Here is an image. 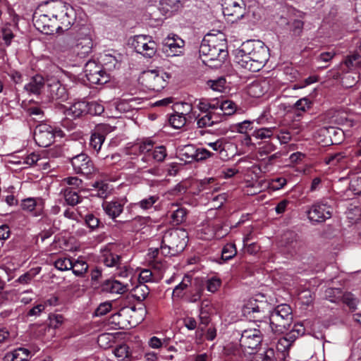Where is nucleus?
<instances>
[{
  "mask_svg": "<svg viewBox=\"0 0 361 361\" xmlns=\"http://www.w3.org/2000/svg\"><path fill=\"white\" fill-rule=\"evenodd\" d=\"M269 57V48L260 40H247L235 51V62L251 72L261 70Z\"/></svg>",
  "mask_w": 361,
  "mask_h": 361,
  "instance_id": "obj_1",
  "label": "nucleus"
},
{
  "mask_svg": "<svg viewBox=\"0 0 361 361\" xmlns=\"http://www.w3.org/2000/svg\"><path fill=\"white\" fill-rule=\"evenodd\" d=\"M200 58L203 63L210 67H219L228 56L223 46H218L214 40L204 38L199 49Z\"/></svg>",
  "mask_w": 361,
  "mask_h": 361,
  "instance_id": "obj_2",
  "label": "nucleus"
},
{
  "mask_svg": "<svg viewBox=\"0 0 361 361\" xmlns=\"http://www.w3.org/2000/svg\"><path fill=\"white\" fill-rule=\"evenodd\" d=\"M187 241L183 231L167 230L163 235L161 242V253L164 256H174L185 249Z\"/></svg>",
  "mask_w": 361,
  "mask_h": 361,
  "instance_id": "obj_3",
  "label": "nucleus"
},
{
  "mask_svg": "<svg viewBox=\"0 0 361 361\" xmlns=\"http://www.w3.org/2000/svg\"><path fill=\"white\" fill-rule=\"evenodd\" d=\"M293 321L291 308L286 304L279 305L271 312L269 325L274 333L283 334L288 330Z\"/></svg>",
  "mask_w": 361,
  "mask_h": 361,
  "instance_id": "obj_4",
  "label": "nucleus"
},
{
  "mask_svg": "<svg viewBox=\"0 0 361 361\" xmlns=\"http://www.w3.org/2000/svg\"><path fill=\"white\" fill-rule=\"evenodd\" d=\"M165 78H169L166 73L156 70H149L142 73L141 83L148 90L159 92L167 85Z\"/></svg>",
  "mask_w": 361,
  "mask_h": 361,
  "instance_id": "obj_5",
  "label": "nucleus"
},
{
  "mask_svg": "<svg viewBox=\"0 0 361 361\" xmlns=\"http://www.w3.org/2000/svg\"><path fill=\"white\" fill-rule=\"evenodd\" d=\"M135 51L147 58H152L157 52V43L152 37L145 35H135L131 43Z\"/></svg>",
  "mask_w": 361,
  "mask_h": 361,
  "instance_id": "obj_6",
  "label": "nucleus"
},
{
  "mask_svg": "<svg viewBox=\"0 0 361 361\" xmlns=\"http://www.w3.org/2000/svg\"><path fill=\"white\" fill-rule=\"evenodd\" d=\"M222 10L227 20L231 23L242 19L246 13L243 0H223Z\"/></svg>",
  "mask_w": 361,
  "mask_h": 361,
  "instance_id": "obj_7",
  "label": "nucleus"
},
{
  "mask_svg": "<svg viewBox=\"0 0 361 361\" xmlns=\"http://www.w3.org/2000/svg\"><path fill=\"white\" fill-rule=\"evenodd\" d=\"M263 339V335L259 329L253 328L245 329L242 331L240 338V345L245 350H247L248 354H254L260 345Z\"/></svg>",
  "mask_w": 361,
  "mask_h": 361,
  "instance_id": "obj_8",
  "label": "nucleus"
},
{
  "mask_svg": "<svg viewBox=\"0 0 361 361\" xmlns=\"http://www.w3.org/2000/svg\"><path fill=\"white\" fill-rule=\"evenodd\" d=\"M267 306L265 302L251 298L243 305L242 312L247 319L255 322H262Z\"/></svg>",
  "mask_w": 361,
  "mask_h": 361,
  "instance_id": "obj_9",
  "label": "nucleus"
},
{
  "mask_svg": "<svg viewBox=\"0 0 361 361\" xmlns=\"http://www.w3.org/2000/svg\"><path fill=\"white\" fill-rule=\"evenodd\" d=\"M54 128L47 123H41L38 125L34 131V139L35 142L42 147L49 146L54 141L56 133Z\"/></svg>",
  "mask_w": 361,
  "mask_h": 361,
  "instance_id": "obj_10",
  "label": "nucleus"
},
{
  "mask_svg": "<svg viewBox=\"0 0 361 361\" xmlns=\"http://www.w3.org/2000/svg\"><path fill=\"white\" fill-rule=\"evenodd\" d=\"M73 169L77 174L88 176L94 171L91 159L85 153H80L70 159Z\"/></svg>",
  "mask_w": 361,
  "mask_h": 361,
  "instance_id": "obj_11",
  "label": "nucleus"
},
{
  "mask_svg": "<svg viewBox=\"0 0 361 361\" xmlns=\"http://www.w3.org/2000/svg\"><path fill=\"white\" fill-rule=\"evenodd\" d=\"M333 209L326 202H317L309 209V219L315 223L324 222L331 218Z\"/></svg>",
  "mask_w": 361,
  "mask_h": 361,
  "instance_id": "obj_12",
  "label": "nucleus"
},
{
  "mask_svg": "<svg viewBox=\"0 0 361 361\" xmlns=\"http://www.w3.org/2000/svg\"><path fill=\"white\" fill-rule=\"evenodd\" d=\"M54 17L57 19V28L59 33L69 30L71 25L74 23L75 19L73 8L71 7H66L64 5L61 6L60 10L57 13L54 14Z\"/></svg>",
  "mask_w": 361,
  "mask_h": 361,
  "instance_id": "obj_13",
  "label": "nucleus"
},
{
  "mask_svg": "<svg viewBox=\"0 0 361 361\" xmlns=\"http://www.w3.org/2000/svg\"><path fill=\"white\" fill-rule=\"evenodd\" d=\"M20 206L23 210L30 212L32 216H41L40 221H48L44 214V202L42 199L28 197L22 200Z\"/></svg>",
  "mask_w": 361,
  "mask_h": 361,
  "instance_id": "obj_14",
  "label": "nucleus"
},
{
  "mask_svg": "<svg viewBox=\"0 0 361 361\" xmlns=\"http://www.w3.org/2000/svg\"><path fill=\"white\" fill-rule=\"evenodd\" d=\"M111 126L108 124L100 123L96 126L90 136V147L98 153L102 148L106 135L111 132Z\"/></svg>",
  "mask_w": 361,
  "mask_h": 361,
  "instance_id": "obj_15",
  "label": "nucleus"
},
{
  "mask_svg": "<svg viewBox=\"0 0 361 361\" xmlns=\"http://www.w3.org/2000/svg\"><path fill=\"white\" fill-rule=\"evenodd\" d=\"M57 25V19L55 18L54 14H52L51 17L47 14H42L35 18L34 20L36 29L45 35L59 33Z\"/></svg>",
  "mask_w": 361,
  "mask_h": 361,
  "instance_id": "obj_16",
  "label": "nucleus"
},
{
  "mask_svg": "<svg viewBox=\"0 0 361 361\" xmlns=\"http://www.w3.org/2000/svg\"><path fill=\"white\" fill-rule=\"evenodd\" d=\"M184 44V41L178 36H169L164 39L162 49L167 56H178L183 52Z\"/></svg>",
  "mask_w": 361,
  "mask_h": 361,
  "instance_id": "obj_17",
  "label": "nucleus"
},
{
  "mask_svg": "<svg viewBox=\"0 0 361 361\" xmlns=\"http://www.w3.org/2000/svg\"><path fill=\"white\" fill-rule=\"evenodd\" d=\"M296 338L297 336L295 334L294 331H293L286 334L284 336L278 340L276 343V350L280 359L283 361L287 360V357H289L288 350Z\"/></svg>",
  "mask_w": 361,
  "mask_h": 361,
  "instance_id": "obj_18",
  "label": "nucleus"
},
{
  "mask_svg": "<svg viewBox=\"0 0 361 361\" xmlns=\"http://www.w3.org/2000/svg\"><path fill=\"white\" fill-rule=\"evenodd\" d=\"M282 245L290 255L298 253L302 247L303 243L293 232H286L282 239Z\"/></svg>",
  "mask_w": 361,
  "mask_h": 361,
  "instance_id": "obj_19",
  "label": "nucleus"
},
{
  "mask_svg": "<svg viewBox=\"0 0 361 361\" xmlns=\"http://www.w3.org/2000/svg\"><path fill=\"white\" fill-rule=\"evenodd\" d=\"M49 97L54 100L65 101L68 99V91L66 87L58 80L48 84Z\"/></svg>",
  "mask_w": 361,
  "mask_h": 361,
  "instance_id": "obj_20",
  "label": "nucleus"
},
{
  "mask_svg": "<svg viewBox=\"0 0 361 361\" xmlns=\"http://www.w3.org/2000/svg\"><path fill=\"white\" fill-rule=\"evenodd\" d=\"M191 114L197 121V127L200 128L212 126L221 121L220 113L211 112L201 117L200 114L196 115L195 113L191 112Z\"/></svg>",
  "mask_w": 361,
  "mask_h": 361,
  "instance_id": "obj_21",
  "label": "nucleus"
},
{
  "mask_svg": "<svg viewBox=\"0 0 361 361\" xmlns=\"http://www.w3.org/2000/svg\"><path fill=\"white\" fill-rule=\"evenodd\" d=\"M101 290L104 293L123 294L128 291V286L117 280L108 279L102 283Z\"/></svg>",
  "mask_w": 361,
  "mask_h": 361,
  "instance_id": "obj_22",
  "label": "nucleus"
},
{
  "mask_svg": "<svg viewBox=\"0 0 361 361\" xmlns=\"http://www.w3.org/2000/svg\"><path fill=\"white\" fill-rule=\"evenodd\" d=\"M87 101L80 100L74 102L69 108L66 109L65 114L73 118L82 117L87 114Z\"/></svg>",
  "mask_w": 361,
  "mask_h": 361,
  "instance_id": "obj_23",
  "label": "nucleus"
},
{
  "mask_svg": "<svg viewBox=\"0 0 361 361\" xmlns=\"http://www.w3.org/2000/svg\"><path fill=\"white\" fill-rule=\"evenodd\" d=\"M92 188L90 189V191L92 197L104 199L111 193V188L110 185L106 181H96L92 185Z\"/></svg>",
  "mask_w": 361,
  "mask_h": 361,
  "instance_id": "obj_24",
  "label": "nucleus"
},
{
  "mask_svg": "<svg viewBox=\"0 0 361 361\" xmlns=\"http://www.w3.org/2000/svg\"><path fill=\"white\" fill-rule=\"evenodd\" d=\"M183 106L185 108V113H176L171 115L169 117V122L170 125L176 128L180 129L183 127L186 123V118L185 117V114H187V112L190 113L192 111V106L188 103H183Z\"/></svg>",
  "mask_w": 361,
  "mask_h": 361,
  "instance_id": "obj_25",
  "label": "nucleus"
},
{
  "mask_svg": "<svg viewBox=\"0 0 361 361\" xmlns=\"http://www.w3.org/2000/svg\"><path fill=\"white\" fill-rule=\"evenodd\" d=\"M123 203L118 200H112L111 202H104L102 207L105 213L111 219L118 217L123 210Z\"/></svg>",
  "mask_w": 361,
  "mask_h": 361,
  "instance_id": "obj_26",
  "label": "nucleus"
},
{
  "mask_svg": "<svg viewBox=\"0 0 361 361\" xmlns=\"http://www.w3.org/2000/svg\"><path fill=\"white\" fill-rule=\"evenodd\" d=\"M30 351L25 348H18L7 353L4 357V361H28Z\"/></svg>",
  "mask_w": 361,
  "mask_h": 361,
  "instance_id": "obj_27",
  "label": "nucleus"
},
{
  "mask_svg": "<svg viewBox=\"0 0 361 361\" xmlns=\"http://www.w3.org/2000/svg\"><path fill=\"white\" fill-rule=\"evenodd\" d=\"M92 41L90 38H84L78 42L73 51L80 59L87 57L92 51Z\"/></svg>",
  "mask_w": 361,
  "mask_h": 361,
  "instance_id": "obj_28",
  "label": "nucleus"
},
{
  "mask_svg": "<svg viewBox=\"0 0 361 361\" xmlns=\"http://www.w3.org/2000/svg\"><path fill=\"white\" fill-rule=\"evenodd\" d=\"M44 85V78L39 75H36L30 78V82L25 85L24 89L29 93L39 94Z\"/></svg>",
  "mask_w": 361,
  "mask_h": 361,
  "instance_id": "obj_29",
  "label": "nucleus"
},
{
  "mask_svg": "<svg viewBox=\"0 0 361 361\" xmlns=\"http://www.w3.org/2000/svg\"><path fill=\"white\" fill-rule=\"evenodd\" d=\"M197 148L193 145L181 146L178 149V157L185 162L195 161Z\"/></svg>",
  "mask_w": 361,
  "mask_h": 361,
  "instance_id": "obj_30",
  "label": "nucleus"
},
{
  "mask_svg": "<svg viewBox=\"0 0 361 361\" xmlns=\"http://www.w3.org/2000/svg\"><path fill=\"white\" fill-rule=\"evenodd\" d=\"M172 208L176 207L175 209L171 211V219L173 224L180 225L185 222L187 219L188 211L186 208L180 207L178 205L172 204Z\"/></svg>",
  "mask_w": 361,
  "mask_h": 361,
  "instance_id": "obj_31",
  "label": "nucleus"
},
{
  "mask_svg": "<svg viewBox=\"0 0 361 361\" xmlns=\"http://www.w3.org/2000/svg\"><path fill=\"white\" fill-rule=\"evenodd\" d=\"M161 10H163L166 13H172L177 11L183 6L182 0H161L160 1Z\"/></svg>",
  "mask_w": 361,
  "mask_h": 361,
  "instance_id": "obj_32",
  "label": "nucleus"
},
{
  "mask_svg": "<svg viewBox=\"0 0 361 361\" xmlns=\"http://www.w3.org/2000/svg\"><path fill=\"white\" fill-rule=\"evenodd\" d=\"M276 130L275 126L256 128L252 133V136L257 140L270 138Z\"/></svg>",
  "mask_w": 361,
  "mask_h": 361,
  "instance_id": "obj_33",
  "label": "nucleus"
},
{
  "mask_svg": "<svg viewBox=\"0 0 361 361\" xmlns=\"http://www.w3.org/2000/svg\"><path fill=\"white\" fill-rule=\"evenodd\" d=\"M267 90L265 82H254L248 87V92L253 97H260Z\"/></svg>",
  "mask_w": 361,
  "mask_h": 361,
  "instance_id": "obj_34",
  "label": "nucleus"
},
{
  "mask_svg": "<svg viewBox=\"0 0 361 361\" xmlns=\"http://www.w3.org/2000/svg\"><path fill=\"white\" fill-rule=\"evenodd\" d=\"M149 288L142 283L137 285L133 289L132 295L137 301H143L149 295Z\"/></svg>",
  "mask_w": 361,
  "mask_h": 361,
  "instance_id": "obj_35",
  "label": "nucleus"
},
{
  "mask_svg": "<svg viewBox=\"0 0 361 361\" xmlns=\"http://www.w3.org/2000/svg\"><path fill=\"white\" fill-rule=\"evenodd\" d=\"M236 111V105L235 104L230 100H224L221 101V111H218L217 113H220L219 118H221L225 116H231L235 113Z\"/></svg>",
  "mask_w": 361,
  "mask_h": 361,
  "instance_id": "obj_36",
  "label": "nucleus"
},
{
  "mask_svg": "<svg viewBox=\"0 0 361 361\" xmlns=\"http://www.w3.org/2000/svg\"><path fill=\"white\" fill-rule=\"evenodd\" d=\"M40 271L41 267L31 269L26 273L20 276L18 279L16 280L15 283H18L20 284H28L40 272Z\"/></svg>",
  "mask_w": 361,
  "mask_h": 361,
  "instance_id": "obj_37",
  "label": "nucleus"
},
{
  "mask_svg": "<svg viewBox=\"0 0 361 361\" xmlns=\"http://www.w3.org/2000/svg\"><path fill=\"white\" fill-rule=\"evenodd\" d=\"M104 263L109 267L119 268L122 264L121 257L116 254L108 252L104 255Z\"/></svg>",
  "mask_w": 361,
  "mask_h": 361,
  "instance_id": "obj_38",
  "label": "nucleus"
},
{
  "mask_svg": "<svg viewBox=\"0 0 361 361\" xmlns=\"http://www.w3.org/2000/svg\"><path fill=\"white\" fill-rule=\"evenodd\" d=\"M191 285V277L185 276L183 280L174 288L173 296L180 298L183 295V290H186Z\"/></svg>",
  "mask_w": 361,
  "mask_h": 361,
  "instance_id": "obj_39",
  "label": "nucleus"
},
{
  "mask_svg": "<svg viewBox=\"0 0 361 361\" xmlns=\"http://www.w3.org/2000/svg\"><path fill=\"white\" fill-rule=\"evenodd\" d=\"M88 265L85 261L82 259H78L73 262V267H71L73 273L76 276H82L87 271Z\"/></svg>",
  "mask_w": 361,
  "mask_h": 361,
  "instance_id": "obj_40",
  "label": "nucleus"
},
{
  "mask_svg": "<svg viewBox=\"0 0 361 361\" xmlns=\"http://www.w3.org/2000/svg\"><path fill=\"white\" fill-rule=\"evenodd\" d=\"M63 196L66 203L71 206H75L80 202V197L78 192L71 188L65 189Z\"/></svg>",
  "mask_w": 361,
  "mask_h": 361,
  "instance_id": "obj_41",
  "label": "nucleus"
},
{
  "mask_svg": "<svg viewBox=\"0 0 361 361\" xmlns=\"http://www.w3.org/2000/svg\"><path fill=\"white\" fill-rule=\"evenodd\" d=\"M87 80L93 85H102L109 81V75L106 72L99 73L86 75Z\"/></svg>",
  "mask_w": 361,
  "mask_h": 361,
  "instance_id": "obj_42",
  "label": "nucleus"
},
{
  "mask_svg": "<svg viewBox=\"0 0 361 361\" xmlns=\"http://www.w3.org/2000/svg\"><path fill=\"white\" fill-rule=\"evenodd\" d=\"M237 254V250L234 243L226 244L221 251V259L228 261L234 257Z\"/></svg>",
  "mask_w": 361,
  "mask_h": 361,
  "instance_id": "obj_43",
  "label": "nucleus"
},
{
  "mask_svg": "<svg viewBox=\"0 0 361 361\" xmlns=\"http://www.w3.org/2000/svg\"><path fill=\"white\" fill-rule=\"evenodd\" d=\"M159 200V197L157 195H151L145 198L140 202L133 204V207H140L144 210L149 209Z\"/></svg>",
  "mask_w": 361,
  "mask_h": 361,
  "instance_id": "obj_44",
  "label": "nucleus"
},
{
  "mask_svg": "<svg viewBox=\"0 0 361 361\" xmlns=\"http://www.w3.org/2000/svg\"><path fill=\"white\" fill-rule=\"evenodd\" d=\"M87 114H90L92 116L101 115L104 111V106L96 101L87 102Z\"/></svg>",
  "mask_w": 361,
  "mask_h": 361,
  "instance_id": "obj_45",
  "label": "nucleus"
},
{
  "mask_svg": "<svg viewBox=\"0 0 361 361\" xmlns=\"http://www.w3.org/2000/svg\"><path fill=\"white\" fill-rule=\"evenodd\" d=\"M342 301L352 311L356 310L357 305L359 302L358 299L353 293L348 292L345 293L342 295Z\"/></svg>",
  "mask_w": 361,
  "mask_h": 361,
  "instance_id": "obj_46",
  "label": "nucleus"
},
{
  "mask_svg": "<svg viewBox=\"0 0 361 361\" xmlns=\"http://www.w3.org/2000/svg\"><path fill=\"white\" fill-rule=\"evenodd\" d=\"M102 62L109 71L116 69L119 66L118 59L111 54H105L102 58Z\"/></svg>",
  "mask_w": 361,
  "mask_h": 361,
  "instance_id": "obj_47",
  "label": "nucleus"
},
{
  "mask_svg": "<svg viewBox=\"0 0 361 361\" xmlns=\"http://www.w3.org/2000/svg\"><path fill=\"white\" fill-rule=\"evenodd\" d=\"M344 63L348 69H355L361 65V56L357 54L350 55L347 57Z\"/></svg>",
  "mask_w": 361,
  "mask_h": 361,
  "instance_id": "obj_48",
  "label": "nucleus"
},
{
  "mask_svg": "<svg viewBox=\"0 0 361 361\" xmlns=\"http://www.w3.org/2000/svg\"><path fill=\"white\" fill-rule=\"evenodd\" d=\"M225 350L227 354L233 355L235 356H241L243 353L246 352L243 347H241L240 342L238 343H231L225 347Z\"/></svg>",
  "mask_w": 361,
  "mask_h": 361,
  "instance_id": "obj_49",
  "label": "nucleus"
},
{
  "mask_svg": "<svg viewBox=\"0 0 361 361\" xmlns=\"http://www.w3.org/2000/svg\"><path fill=\"white\" fill-rule=\"evenodd\" d=\"M255 360V361H276L274 350L267 348L263 353L257 354Z\"/></svg>",
  "mask_w": 361,
  "mask_h": 361,
  "instance_id": "obj_50",
  "label": "nucleus"
},
{
  "mask_svg": "<svg viewBox=\"0 0 361 361\" xmlns=\"http://www.w3.org/2000/svg\"><path fill=\"white\" fill-rule=\"evenodd\" d=\"M113 352L116 357L121 358V360H124L125 358L130 356L129 347L126 344H121L118 345Z\"/></svg>",
  "mask_w": 361,
  "mask_h": 361,
  "instance_id": "obj_51",
  "label": "nucleus"
},
{
  "mask_svg": "<svg viewBox=\"0 0 361 361\" xmlns=\"http://www.w3.org/2000/svg\"><path fill=\"white\" fill-rule=\"evenodd\" d=\"M84 72L85 76L90 74L105 72L102 67L97 64L94 61H89L85 66Z\"/></svg>",
  "mask_w": 361,
  "mask_h": 361,
  "instance_id": "obj_52",
  "label": "nucleus"
},
{
  "mask_svg": "<svg viewBox=\"0 0 361 361\" xmlns=\"http://www.w3.org/2000/svg\"><path fill=\"white\" fill-rule=\"evenodd\" d=\"M166 154V147L163 145L156 147L152 152L153 159L158 162L163 161Z\"/></svg>",
  "mask_w": 361,
  "mask_h": 361,
  "instance_id": "obj_53",
  "label": "nucleus"
},
{
  "mask_svg": "<svg viewBox=\"0 0 361 361\" xmlns=\"http://www.w3.org/2000/svg\"><path fill=\"white\" fill-rule=\"evenodd\" d=\"M221 285L220 279L213 276L206 281V289L211 293H215L218 290Z\"/></svg>",
  "mask_w": 361,
  "mask_h": 361,
  "instance_id": "obj_54",
  "label": "nucleus"
},
{
  "mask_svg": "<svg viewBox=\"0 0 361 361\" xmlns=\"http://www.w3.org/2000/svg\"><path fill=\"white\" fill-rule=\"evenodd\" d=\"M209 310V305L202 302L200 310L199 317L200 323L204 325H207L210 322Z\"/></svg>",
  "mask_w": 361,
  "mask_h": 361,
  "instance_id": "obj_55",
  "label": "nucleus"
},
{
  "mask_svg": "<svg viewBox=\"0 0 361 361\" xmlns=\"http://www.w3.org/2000/svg\"><path fill=\"white\" fill-rule=\"evenodd\" d=\"M55 267L60 271H66L71 269L73 262L70 259L59 258L54 262Z\"/></svg>",
  "mask_w": 361,
  "mask_h": 361,
  "instance_id": "obj_56",
  "label": "nucleus"
},
{
  "mask_svg": "<svg viewBox=\"0 0 361 361\" xmlns=\"http://www.w3.org/2000/svg\"><path fill=\"white\" fill-rule=\"evenodd\" d=\"M207 84L213 90L221 92L225 88L226 79L221 77L217 80H209Z\"/></svg>",
  "mask_w": 361,
  "mask_h": 361,
  "instance_id": "obj_57",
  "label": "nucleus"
},
{
  "mask_svg": "<svg viewBox=\"0 0 361 361\" xmlns=\"http://www.w3.org/2000/svg\"><path fill=\"white\" fill-rule=\"evenodd\" d=\"M85 224L92 231L99 226V219L93 214H87L85 217Z\"/></svg>",
  "mask_w": 361,
  "mask_h": 361,
  "instance_id": "obj_58",
  "label": "nucleus"
},
{
  "mask_svg": "<svg viewBox=\"0 0 361 361\" xmlns=\"http://www.w3.org/2000/svg\"><path fill=\"white\" fill-rule=\"evenodd\" d=\"M345 157V154L344 152H338L329 155L326 158L325 161L327 164L336 165L340 163Z\"/></svg>",
  "mask_w": 361,
  "mask_h": 361,
  "instance_id": "obj_59",
  "label": "nucleus"
},
{
  "mask_svg": "<svg viewBox=\"0 0 361 361\" xmlns=\"http://www.w3.org/2000/svg\"><path fill=\"white\" fill-rule=\"evenodd\" d=\"M341 291L338 288H328L325 291V297L331 302H336L340 298Z\"/></svg>",
  "mask_w": 361,
  "mask_h": 361,
  "instance_id": "obj_60",
  "label": "nucleus"
},
{
  "mask_svg": "<svg viewBox=\"0 0 361 361\" xmlns=\"http://www.w3.org/2000/svg\"><path fill=\"white\" fill-rule=\"evenodd\" d=\"M312 102L306 97L298 100L295 104V108L301 111H306L311 107Z\"/></svg>",
  "mask_w": 361,
  "mask_h": 361,
  "instance_id": "obj_61",
  "label": "nucleus"
},
{
  "mask_svg": "<svg viewBox=\"0 0 361 361\" xmlns=\"http://www.w3.org/2000/svg\"><path fill=\"white\" fill-rule=\"evenodd\" d=\"M304 23L300 20H295L290 25V30L295 36H300L302 32Z\"/></svg>",
  "mask_w": 361,
  "mask_h": 361,
  "instance_id": "obj_62",
  "label": "nucleus"
},
{
  "mask_svg": "<svg viewBox=\"0 0 361 361\" xmlns=\"http://www.w3.org/2000/svg\"><path fill=\"white\" fill-rule=\"evenodd\" d=\"M138 281L139 283L143 284L152 281V272L149 269H142L139 274Z\"/></svg>",
  "mask_w": 361,
  "mask_h": 361,
  "instance_id": "obj_63",
  "label": "nucleus"
},
{
  "mask_svg": "<svg viewBox=\"0 0 361 361\" xmlns=\"http://www.w3.org/2000/svg\"><path fill=\"white\" fill-rule=\"evenodd\" d=\"M286 179L283 177L276 178L271 180L269 185L274 190H278L281 189L286 184Z\"/></svg>",
  "mask_w": 361,
  "mask_h": 361,
  "instance_id": "obj_64",
  "label": "nucleus"
}]
</instances>
